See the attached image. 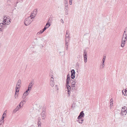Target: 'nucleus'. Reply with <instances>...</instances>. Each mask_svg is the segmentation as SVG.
I'll list each match as a JSON object with an SVG mask.
<instances>
[{
	"instance_id": "1",
	"label": "nucleus",
	"mask_w": 127,
	"mask_h": 127,
	"mask_svg": "<svg viewBox=\"0 0 127 127\" xmlns=\"http://www.w3.org/2000/svg\"><path fill=\"white\" fill-rule=\"evenodd\" d=\"M35 16V15H32L26 18L24 21L25 24L26 26H28L30 25L33 21L32 19L34 18Z\"/></svg>"
},
{
	"instance_id": "2",
	"label": "nucleus",
	"mask_w": 127,
	"mask_h": 127,
	"mask_svg": "<svg viewBox=\"0 0 127 127\" xmlns=\"http://www.w3.org/2000/svg\"><path fill=\"white\" fill-rule=\"evenodd\" d=\"M127 32L125 31L123 33L122 40L121 46L122 47H123L124 46L126 41L127 40Z\"/></svg>"
},
{
	"instance_id": "3",
	"label": "nucleus",
	"mask_w": 127,
	"mask_h": 127,
	"mask_svg": "<svg viewBox=\"0 0 127 127\" xmlns=\"http://www.w3.org/2000/svg\"><path fill=\"white\" fill-rule=\"evenodd\" d=\"M8 21H9V17H6L4 16L3 18V20L2 23L3 25H8L9 24L8 22Z\"/></svg>"
},
{
	"instance_id": "4",
	"label": "nucleus",
	"mask_w": 127,
	"mask_h": 127,
	"mask_svg": "<svg viewBox=\"0 0 127 127\" xmlns=\"http://www.w3.org/2000/svg\"><path fill=\"white\" fill-rule=\"evenodd\" d=\"M50 85L53 87L55 85V83L54 82V79L53 78V76L52 75H50Z\"/></svg>"
},
{
	"instance_id": "5",
	"label": "nucleus",
	"mask_w": 127,
	"mask_h": 127,
	"mask_svg": "<svg viewBox=\"0 0 127 127\" xmlns=\"http://www.w3.org/2000/svg\"><path fill=\"white\" fill-rule=\"evenodd\" d=\"M75 72L74 69H72L71 70V77L73 79L75 78Z\"/></svg>"
},
{
	"instance_id": "6",
	"label": "nucleus",
	"mask_w": 127,
	"mask_h": 127,
	"mask_svg": "<svg viewBox=\"0 0 127 127\" xmlns=\"http://www.w3.org/2000/svg\"><path fill=\"white\" fill-rule=\"evenodd\" d=\"M50 26V23H49V22H47L46 24V25L45 26L44 28L42 30H43V31H44L46 30L47 29L49 28Z\"/></svg>"
},
{
	"instance_id": "7",
	"label": "nucleus",
	"mask_w": 127,
	"mask_h": 127,
	"mask_svg": "<svg viewBox=\"0 0 127 127\" xmlns=\"http://www.w3.org/2000/svg\"><path fill=\"white\" fill-rule=\"evenodd\" d=\"M84 114L83 113V111H82L80 113L79 115L78 116L77 118V119H80V118L83 117H84Z\"/></svg>"
},
{
	"instance_id": "8",
	"label": "nucleus",
	"mask_w": 127,
	"mask_h": 127,
	"mask_svg": "<svg viewBox=\"0 0 127 127\" xmlns=\"http://www.w3.org/2000/svg\"><path fill=\"white\" fill-rule=\"evenodd\" d=\"M29 93V92L26 91L24 93L23 95L22 96V98L23 99H25L26 97L28 95Z\"/></svg>"
},
{
	"instance_id": "9",
	"label": "nucleus",
	"mask_w": 127,
	"mask_h": 127,
	"mask_svg": "<svg viewBox=\"0 0 127 127\" xmlns=\"http://www.w3.org/2000/svg\"><path fill=\"white\" fill-rule=\"evenodd\" d=\"M67 90H65L66 91H67L68 96H69L70 95V90H71V87L70 86H68L66 88Z\"/></svg>"
},
{
	"instance_id": "10",
	"label": "nucleus",
	"mask_w": 127,
	"mask_h": 127,
	"mask_svg": "<svg viewBox=\"0 0 127 127\" xmlns=\"http://www.w3.org/2000/svg\"><path fill=\"white\" fill-rule=\"evenodd\" d=\"M21 85V80L20 79H19L18 81L17 84L16 85V86L17 87H20Z\"/></svg>"
},
{
	"instance_id": "11",
	"label": "nucleus",
	"mask_w": 127,
	"mask_h": 127,
	"mask_svg": "<svg viewBox=\"0 0 127 127\" xmlns=\"http://www.w3.org/2000/svg\"><path fill=\"white\" fill-rule=\"evenodd\" d=\"M20 109V108L18 106H17L16 108L13 110V113H16L17 111H18L19 109Z\"/></svg>"
},
{
	"instance_id": "12",
	"label": "nucleus",
	"mask_w": 127,
	"mask_h": 127,
	"mask_svg": "<svg viewBox=\"0 0 127 127\" xmlns=\"http://www.w3.org/2000/svg\"><path fill=\"white\" fill-rule=\"evenodd\" d=\"M70 79H67L66 80V87L67 88L69 86H70L69 85V82H70Z\"/></svg>"
},
{
	"instance_id": "13",
	"label": "nucleus",
	"mask_w": 127,
	"mask_h": 127,
	"mask_svg": "<svg viewBox=\"0 0 127 127\" xmlns=\"http://www.w3.org/2000/svg\"><path fill=\"white\" fill-rule=\"evenodd\" d=\"M33 85V83L32 81H31L29 84L28 87L32 89V87Z\"/></svg>"
},
{
	"instance_id": "14",
	"label": "nucleus",
	"mask_w": 127,
	"mask_h": 127,
	"mask_svg": "<svg viewBox=\"0 0 127 127\" xmlns=\"http://www.w3.org/2000/svg\"><path fill=\"white\" fill-rule=\"evenodd\" d=\"M20 87H17L16 86V92L15 93V96L16 95V92H19V90L20 89ZM15 98H16V97L15 96Z\"/></svg>"
},
{
	"instance_id": "15",
	"label": "nucleus",
	"mask_w": 127,
	"mask_h": 127,
	"mask_svg": "<svg viewBox=\"0 0 127 127\" xmlns=\"http://www.w3.org/2000/svg\"><path fill=\"white\" fill-rule=\"evenodd\" d=\"M45 112H42L41 113V116L42 117V119H44L45 117L46 116L45 114Z\"/></svg>"
},
{
	"instance_id": "16",
	"label": "nucleus",
	"mask_w": 127,
	"mask_h": 127,
	"mask_svg": "<svg viewBox=\"0 0 127 127\" xmlns=\"http://www.w3.org/2000/svg\"><path fill=\"white\" fill-rule=\"evenodd\" d=\"M70 37L69 36L65 37V43L67 42L68 43V42L69 41L70 39Z\"/></svg>"
},
{
	"instance_id": "17",
	"label": "nucleus",
	"mask_w": 127,
	"mask_h": 127,
	"mask_svg": "<svg viewBox=\"0 0 127 127\" xmlns=\"http://www.w3.org/2000/svg\"><path fill=\"white\" fill-rule=\"evenodd\" d=\"M80 118V119L77 120V121L79 123L82 124L84 120L83 119L81 118Z\"/></svg>"
},
{
	"instance_id": "18",
	"label": "nucleus",
	"mask_w": 127,
	"mask_h": 127,
	"mask_svg": "<svg viewBox=\"0 0 127 127\" xmlns=\"http://www.w3.org/2000/svg\"><path fill=\"white\" fill-rule=\"evenodd\" d=\"M105 61L102 60V64L100 66L101 68H103L104 66V62Z\"/></svg>"
},
{
	"instance_id": "19",
	"label": "nucleus",
	"mask_w": 127,
	"mask_h": 127,
	"mask_svg": "<svg viewBox=\"0 0 127 127\" xmlns=\"http://www.w3.org/2000/svg\"><path fill=\"white\" fill-rule=\"evenodd\" d=\"M127 113V111H125L121 112V115L122 116H124L126 115Z\"/></svg>"
},
{
	"instance_id": "20",
	"label": "nucleus",
	"mask_w": 127,
	"mask_h": 127,
	"mask_svg": "<svg viewBox=\"0 0 127 127\" xmlns=\"http://www.w3.org/2000/svg\"><path fill=\"white\" fill-rule=\"evenodd\" d=\"M127 107L126 106H124V107H122L121 112H123V111H127Z\"/></svg>"
},
{
	"instance_id": "21",
	"label": "nucleus",
	"mask_w": 127,
	"mask_h": 127,
	"mask_svg": "<svg viewBox=\"0 0 127 127\" xmlns=\"http://www.w3.org/2000/svg\"><path fill=\"white\" fill-rule=\"evenodd\" d=\"M64 11L68 10V5L67 4H65V7L64 8Z\"/></svg>"
},
{
	"instance_id": "22",
	"label": "nucleus",
	"mask_w": 127,
	"mask_h": 127,
	"mask_svg": "<svg viewBox=\"0 0 127 127\" xmlns=\"http://www.w3.org/2000/svg\"><path fill=\"white\" fill-rule=\"evenodd\" d=\"M73 81L72 82L71 84H72L73 85H75V84L76 83L77 81L75 79L74 80H72Z\"/></svg>"
},
{
	"instance_id": "23",
	"label": "nucleus",
	"mask_w": 127,
	"mask_h": 127,
	"mask_svg": "<svg viewBox=\"0 0 127 127\" xmlns=\"http://www.w3.org/2000/svg\"><path fill=\"white\" fill-rule=\"evenodd\" d=\"M83 56L84 57L87 58V53L85 51L84 52Z\"/></svg>"
},
{
	"instance_id": "24",
	"label": "nucleus",
	"mask_w": 127,
	"mask_h": 127,
	"mask_svg": "<svg viewBox=\"0 0 127 127\" xmlns=\"http://www.w3.org/2000/svg\"><path fill=\"white\" fill-rule=\"evenodd\" d=\"M26 102V101H25V100H22V101L20 103L21 104H22L21 107H22V106L23 105V104H24V102Z\"/></svg>"
},
{
	"instance_id": "25",
	"label": "nucleus",
	"mask_w": 127,
	"mask_h": 127,
	"mask_svg": "<svg viewBox=\"0 0 127 127\" xmlns=\"http://www.w3.org/2000/svg\"><path fill=\"white\" fill-rule=\"evenodd\" d=\"M44 31H43V30H42H42H41L39 32H38L37 33V35H39L40 34H41V33H42Z\"/></svg>"
},
{
	"instance_id": "26",
	"label": "nucleus",
	"mask_w": 127,
	"mask_h": 127,
	"mask_svg": "<svg viewBox=\"0 0 127 127\" xmlns=\"http://www.w3.org/2000/svg\"><path fill=\"white\" fill-rule=\"evenodd\" d=\"M68 43L67 42L65 43V46L66 48V50H68Z\"/></svg>"
},
{
	"instance_id": "27",
	"label": "nucleus",
	"mask_w": 127,
	"mask_h": 127,
	"mask_svg": "<svg viewBox=\"0 0 127 127\" xmlns=\"http://www.w3.org/2000/svg\"><path fill=\"white\" fill-rule=\"evenodd\" d=\"M31 89H32L31 88H30L28 87V89L26 91L30 93L31 91Z\"/></svg>"
},
{
	"instance_id": "28",
	"label": "nucleus",
	"mask_w": 127,
	"mask_h": 127,
	"mask_svg": "<svg viewBox=\"0 0 127 127\" xmlns=\"http://www.w3.org/2000/svg\"><path fill=\"white\" fill-rule=\"evenodd\" d=\"M64 3L65 4H68L67 0H64Z\"/></svg>"
},
{
	"instance_id": "29",
	"label": "nucleus",
	"mask_w": 127,
	"mask_h": 127,
	"mask_svg": "<svg viewBox=\"0 0 127 127\" xmlns=\"http://www.w3.org/2000/svg\"><path fill=\"white\" fill-rule=\"evenodd\" d=\"M4 121L3 120H0V125H2L4 122Z\"/></svg>"
},
{
	"instance_id": "30",
	"label": "nucleus",
	"mask_w": 127,
	"mask_h": 127,
	"mask_svg": "<svg viewBox=\"0 0 127 127\" xmlns=\"http://www.w3.org/2000/svg\"><path fill=\"white\" fill-rule=\"evenodd\" d=\"M84 61L85 63H86L87 62V58H85V57H84Z\"/></svg>"
},
{
	"instance_id": "31",
	"label": "nucleus",
	"mask_w": 127,
	"mask_h": 127,
	"mask_svg": "<svg viewBox=\"0 0 127 127\" xmlns=\"http://www.w3.org/2000/svg\"><path fill=\"white\" fill-rule=\"evenodd\" d=\"M75 85H73L71 84V86L72 87L73 89H74L75 88Z\"/></svg>"
},
{
	"instance_id": "32",
	"label": "nucleus",
	"mask_w": 127,
	"mask_h": 127,
	"mask_svg": "<svg viewBox=\"0 0 127 127\" xmlns=\"http://www.w3.org/2000/svg\"><path fill=\"white\" fill-rule=\"evenodd\" d=\"M68 10L65 11V14L66 15H67L68 14Z\"/></svg>"
},
{
	"instance_id": "33",
	"label": "nucleus",
	"mask_w": 127,
	"mask_h": 127,
	"mask_svg": "<svg viewBox=\"0 0 127 127\" xmlns=\"http://www.w3.org/2000/svg\"><path fill=\"white\" fill-rule=\"evenodd\" d=\"M106 58V57L105 56H103V58L102 59V60L104 61H105V60Z\"/></svg>"
},
{
	"instance_id": "34",
	"label": "nucleus",
	"mask_w": 127,
	"mask_h": 127,
	"mask_svg": "<svg viewBox=\"0 0 127 127\" xmlns=\"http://www.w3.org/2000/svg\"><path fill=\"white\" fill-rule=\"evenodd\" d=\"M38 126H41V122H38L37 123Z\"/></svg>"
},
{
	"instance_id": "35",
	"label": "nucleus",
	"mask_w": 127,
	"mask_h": 127,
	"mask_svg": "<svg viewBox=\"0 0 127 127\" xmlns=\"http://www.w3.org/2000/svg\"><path fill=\"white\" fill-rule=\"evenodd\" d=\"M72 0H69V2L70 5H71L72 4Z\"/></svg>"
},
{
	"instance_id": "36",
	"label": "nucleus",
	"mask_w": 127,
	"mask_h": 127,
	"mask_svg": "<svg viewBox=\"0 0 127 127\" xmlns=\"http://www.w3.org/2000/svg\"><path fill=\"white\" fill-rule=\"evenodd\" d=\"M3 25V23L0 24V27L1 28L2 27V25Z\"/></svg>"
},
{
	"instance_id": "37",
	"label": "nucleus",
	"mask_w": 127,
	"mask_h": 127,
	"mask_svg": "<svg viewBox=\"0 0 127 127\" xmlns=\"http://www.w3.org/2000/svg\"><path fill=\"white\" fill-rule=\"evenodd\" d=\"M110 106H113V102H112V101H111V102H110Z\"/></svg>"
},
{
	"instance_id": "38",
	"label": "nucleus",
	"mask_w": 127,
	"mask_h": 127,
	"mask_svg": "<svg viewBox=\"0 0 127 127\" xmlns=\"http://www.w3.org/2000/svg\"><path fill=\"white\" fill-rule=\"evenodd\" d=\"M38 122H41L40 121H41V119L39 117L38 118Z\"/></svg>"
},
{
	"instance_id": "39",
	"label": "nucleus",
	"mask_w": 127,
	"mask_h": 127,
	"mask_svg": "<svg viewBox=\"0 0 127 127\" xmlns=\"http://www.w3.org/2000/svg\"><path fill=\"white\" fill-rule=\"evenodd\" d=\"M67 79H70V75L69 74H68L67 76Z\"/></svg>"
},
{
	"instance_id": "40",
	"label": "nucleus",
	"mask_w": 127,
	"mask_h": 127,
	"mask_svg": "<svg viewBox=\"0 0 127 127\" xmlns=\"http://www.w3.org/2000/svg\"><path fill=\"white\" fill-rule=\"evenodd\" d=\"M68 36H69V35L68 34L67 32H66V34L65 35V37H68Z\"/></svg>"
},
{
	"instance_id": "41",
	"label": "nucleus",
	"mask_w": 127,
	"mask_h": 127,
	"mask_svg": "<svg viewBox=\"0 0 127 127\" xmlns=\"http://www.w3.org/2000/svg\"><path fill=\"white\" fill-rule=\"evenodd\" d=\"M21 105H22V104H21V103H20L19 106V108H20L21 107H21Z\"/></svg>"
},
{
	"instance_id": "42",
	"label": "nucleus",
	"mask_w": 127,
	"mask_h": 127,
	"mask_svg": "<svg viewBox=\"0 0 127 127\" xmlns=\"http://www.w3.org/2000/svg\"><path fill=\"white\" fill-rule=\"evenodd\" d=\"M55 87H56V89H58V86L57 85H56L55 86Z\"/></svg>"
},
{
	"instance_id": "43",
	"label": "nucleus",
	"mask_w": 127,
	"mask_h": 127,
	"mask_svg": "<svg viewBox=\"0 0 127 127\" xmlns=\"http://www.w3.org/2000/svg\"><path fill=\"white\" fill-rule=\"evenodd\" d=\"M4 116H2V118L1 120H3V121H4Z\"/></svg>"
},
{
	"instance_id": "44",
	"label": "nucleus",
	"mask_w": 127,
	"mask_h": 127,
	"mask_svg": "<svg viewBox=\"0 0 127 127\" xmlns=\"http://www.w3.org/2000/svg\"><path fill=\"white\" fill-rule=\"evenodd\" d=\"M10 19L9 18V21H8V23H9V24H10V23L11 22L10 21Z\"/></svg>"
},
{
	"instance_id": "45",
	"label": "nucleus",
	"mask_w": 127,
	"mask_h": 127,
	"mask_svg": "<svg viewBox=\"0 0 127 127\" xmlns=\"http://www.w3.org/2000/svg\"><path fill=\"white\" fill-rule=\"evenodd\" d=\"M124 92H125L126 94L127 93V90H125V91H124Z\"/></svg>"
},
{
	"instance_id": "46",
	"label": "nucleus",
	"mask_w": 127,
	"mask_h": 127,
	"mask_svg": "<svg viewBox=\"0 0 127 127\" xmlns=\"http://www.w3.org/2000/svg\"><path fill=\"white\" fill-rule=\"evenodd\" d=\"M61 20H62V23H64V21H63V20H62V19H61Z\"/></svg>"
},
{
	"instance_id": "47",
	"label": "nucleus",
	"mask_w": 127,
	"mask_h": 127,
	"mask_svg": "<svg viewBox=\"0 0 127 127\" xmlns=\"http://www.w3.org/2000/svg\"><path fill=\"white\" fill-rule=\"evenodd\" d=\"M6 115L4 113L2 115V116H4L5 115Z\"/></svg>"
},
{
	"instance_id": "48",
	"label": "nucleus",
	"mask_w": 127,
	"mask_h": 127,
	"mask_svg": "<svg viewBox=\"0 0 127 127\" xmlns=\"http://www.w3.org/2000/svg\"><path fill=\"white\" fill-rule=\"evenodd\" d=\"M122 93H123V95H124V90H123L122 91Z\"/></svg>"
},
{
	"instance_id": "49",
	"label": "nucleus",
	"mask_w": 127,
	"mask_h": 127,
	"mask_svg": "<svg viewBox=\"0 0 127 127\" xmlns=\"http://www.w3.org/2000/svg\"><path fill=\"white\" fill-rule=\"evenodd\" d=\"M111 101H112V102H113V100L112 99H111L110 100V102H111Z\"/></svg>"
},
{
	"instance_id": "50",
	"label": "nucleus",
	"mask_w": 127,
	"mask_h": 127,
	"mask_svg": "<svg viewBox=\"0 0 127 127\" xmlns=\"http://www.w3.org/2000/svg\"><path fill=\"white\" fill-rule=\"evenodd\" d=\"M37 127H41V126H38Z\"/></svg>"
},
{
	"instance_id": "51",
	"label": "nucleus",
	"mask_w": 127,
	"mask_h": 127,
	"mask_svg": "<svg viewBox=\"0 0 127 127\" xmlns=\"http://www.w3.org/2000/svg\"><path fill=\"white\" fill-rule=\"evenodd\" d=\"M73 107V105H72V106H71V107H72H72Z\"/></svg>"
},
{
	"instance_id": "52",
	"label": "nucleus",
	"mask_w": 127,
	"mask_h": 127,
	"mask_svg": "<svg viewBox=\"0 0 127 127\" xmlns=\"http://www.w3.org/2000/svg\"><path fill=\"white\" fill-rule=\"evenodd\" d=\"M74 96H75V95H73V97Z\"/></svg>"
},
{
	"instance_id": "53",
	"label": "nucleus",
	"mask_w": 127,
	"mask_h": 127,
	"mask_svg": "<svg viewBox=\"0 0 127 127\" xmlns=\"http://www.w3.org/2000/svg\"><path fill=\"white\" fill-rule=\"evenodd\" d=\"M1 29V27H0V29Z\"/></svg>"
},
{
	"instance_id": "54",
	"label": "nucleus",
	"mask_w": 127,
	"mask_h": 127,
	"mask_svg": "<svg viewBox=\"0 0 127 127\" xmlns=\"http://www.w3.org/2000/svg\"><path fill=\"white\" fill-rule=\"evenodd\" d=\"M18 3V2H17V3Z\"/></svg>"
},
{
	"instance_id": "55",
	"label": "nucleus",
	"mask_w": 127,
	"mask_h": 127,
	"mask_svg": "<svg viewBox=\"0 0 127 127\" xmlns=\"http://www.w3.org/2000/svg\"><path fill=\"white\" fill-rule=\"evenodd\" d=\"M125 95H126V94H125Z\"/></svg>"
}]
</instances>
